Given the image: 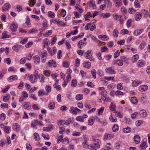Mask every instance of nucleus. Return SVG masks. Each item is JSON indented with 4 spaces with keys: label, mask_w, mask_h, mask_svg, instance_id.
I'll use <instances>...</instances> for the list:
<instances>
[{
    "label": "nucleus",
    "mask_w": 150,
    "mask_h": 150,
    "mask_svg": "<svg viewBox=\"0 0 150 150\" xmlns=\"http://www.w3.org/2000/svg\"><path fill=\"white\" fill-rule=\"evenodd\" d=\"M117 2L116 3V6H118V7L121 6L122 4V1L121 0H116Z\"/></svg>",
    "instance_id": "obj_50"
},
{
    "label": "nucleus",
    "mask_w": 150,
    "mask_h": 150,
    "mask_svg": "<svg viewBox=\"0 0 150 150\" xmlns=\"http://www.w3.org/2000/svg\"><path fill=\"white\" fill-rule=\"evenodd\" d=\"M57 37H56V36H54V37L53 38L52 42L51 43V44L52 45L54 44L55 43L56 41L57 40Z\"/></svg>",
    "instance_id": "obj_59"
},
{
    "label": "nucleus",
    "mask_w": 150,
    "mask_h": 150,
    "mask_svg": "<svg viewBox=\"0 0 150 150\" xmlns=\"http://www.w3.org/2000/svg\"><path fill=\"white\" fill-rule=\"evenodd\" d=\"M88 3L91 5L93 9H95L96 8V6L95 5V3L93 2V0H90Z\"/></svg>",
    "instance_id": "obj_36"
},
{
    "label": "nucleus",
    "mask_w": 150,
    "mask_h": 150,
    "mask_svg": "<svg viewBox=\"0 0 150 150\" xmlns=\"http://www.w3.org/2000/svg\"><path fill=\"white\" fill-rule=\"evenodd\" d=\"M104 108V107H101V108L98 110V114L99 115H100V114L102 113L103 111Z\"/></svg>",
    "instance_id": "obj_55"
},
{
    "label": "nucleus",
    "mask_w": 150,
    "mask_h": 150,
    "mask_svg": "<svg viewBox=\"0 0 150 150\" xmlns=\"http://www.w3.org/2000/svg\"><path fill=\"white\" fill-rule=\"evenodd\" d=\"M131 130V129L129 127H127L126 128L124 129L123 131L125 133H128Z\"/></svg>",
    "instance_id": "obj_30"
},
{
    "label": "nucleus",
    "mask_w": 150,
    "mask_h": 150,
    "mask_svg": "<svg viewBox=\"0 0 150 150\" xmlns=\"http://www.w3.org/2000/svg\"><path fill=\"white\" fill-rule=\"evenodd\" d=\"M138 0H135L134 1V6L135 7L139 8L140 7V6L138 2Z\"/></svg>",
    "instance_id": "obj_43"
},
{
    "label": "nucleus",
    "mask_w": 150,
    "mask_h": 150,
    "mask_svg": "<svg viewBox=\"0 0 150 150\" xmlns=\"http://www.w3.org/2000/svg\"><path fill=\"white\" fill-rule=\"evenodd\" d=\"M139 55L138 54H136L134 56L133 59V62H135L138 59Z\"/></svg>",
    "instance_id": "obj_49"
},
{
    "label": "nucleus",
    "mask_w": 150,
    "mask_h": 150,
    "mask_svg": "<svg viewBox=\"0 0 150 150\" xmlns=\"http://www.w3.org/2000/svg\"><path fill=\"white\" fill-rule=\"evenodd\" d=\"M12 49L13 50L16 52H18L19 51L17 45L13 46L12 47Z\"/></svg>",
    "instance_id": "obj_62"
},
{
    "label": "nucleus",
    "mask_w": 150,
    "mask_h": 150,
    "mask_svg": "<svg viewBox=\"0 0 150 150\" xmlns=\"http://www.w3.org/2000/svg\"><path fill=\"white\" fill-rule=\"evenodd\" d=\"M54 88H56V89L57 91H60L61 90L62 88L59 85H57V83H55L54 85Z\"/></svg>",
    "instance_id": "obj_33"
},
{
    "label": "nucleus",
    "mask_w": 150,
    "mask_h": 150,
    "mask_svg": "<svg viewBox=\"0 0 150 150\" xmlns=\"http://www.w3.org/2000/svg\"><path fill=\"white\" fill-rule=\"evenodd\" d=\"M83 66L88 69H89L91 66V63L88 61L84 62L83 63Z\"/></svg>",
    "instance_id": "obj_12"
},
{
    "label": "nucleus",
    "mask_w": 150,
    "mask_h": 150,
    "mask_svg": "<svg viewBox=\"0 0 150 150\" xmlns=\"http://www.w3.org/2000/svg\"><path fill=\"white\" fill-rule=\"evenodd\" d=\"M69 125V122L67 120H63L60 121L58 122V125L60 126L62 125Z\"/></svg>",
    "instance_id": "obj_5"
},
{
    "label": "nucleus",
    "mask_w": 150,
    "mask_h": 150,
    "mask_svg": "<svg viewBox=\"0 0 150 150\" xmlns=\"http://www.w3.org/2000/svg\"><path fill=\"white\" fill-rule=\"evenodd\" d=\"M134 139L135 143L136 144H138L140 141V137L139 136L137 135L134 137Z\"/></svg>",
    "instance_id": "obj_14"
},
{
    "label": "nucleus",
    "mask_w": 150,
    "mask_h": 150,
    "mask_svg": "<svg viewBox=\"0 0 150 150\" xmlns=\"http://www.w3.org/2000/svg\"><path fill=\"white\" fill-rule=\"evenodd\" d=\"M18 79V77L16 75H14L12 76H10L8 78L7 80L10 82L12 81V80H16Z\"/></svg>",
    "instance_id": "obj_10"
},
{
    "label": "nucleus",
    "mask_w": 150,
    "mask_h": 150,
    "mask_svg": "<svg viewBox=\"0 0 150 150\" xmlns=\"http://www.w3.org/2000/svg\"><path fill=\"white\" fill-rule=\"evenodd\" d=\"M90 147H91L92 149L91 150H96L98 149L100 147L99 145L97 143H94L93 144L90 146Z\"/></svg>",
    "instance_id": "obj_11"
},
{
    "label": "nucleus",
    "mask_w": 150,
    "mask_h": 150,
    "mask_svg": "<svg viewBox=\"0 0 150 150\" xmlns=\"http://www.w3.org/2000/svg\"><path fill=\"white\" fill-rule=\"evenodd\" d=\"M34 137L36 141H38L40 140V138L39 137V135L37 133H34L33 134Z\"/></svg>",
    "instance_id": "obj_29"
},
{
    "label": "nucleus",
    "mask_w": 150,
    "mask_h": 150,
    "mask_svg": "<svg viewBox=\"0 0 150 150\" xmlns=\"http://www.w3.org/2000/svg\"><path fill=\"white\" fill-rule=\"evenodd\" d=\"M120 22L121 23V24H122V22L123 21L125 20L126 19V17L124 15H122L121 16H120Z\"/></svg>",
    "instance_id": "obj_24"
},
{
    "label": "nucleus",
    "mask_w": 150,
    "mask_h": 150,
    "mask_svg": "<svg viewBox=\"0 0 150 150\" xmlns=\"http://www.w3.org/2000/svg\"><path fill=\"white\" fill-rule=\"evenodd\" d=\"M83 98V96L81 94L77 95L76 97V99L77 100H81Z\"/></svg>",
    "instance_id": "obj_31"
},
{
    "label": "nucleus",
    "mask_w": 150,
    "mask_h": 150,
    "mask_svg": "<svg viewBox=\"0 0 150 150\" xmlns=\"http://www.w3.org/2000/svg\"><path fill=\"white\" fill-rule=\"evenodd\" d=\"M91 50H88L85 54V57L86 58L90 59V61H94V60L93 59L91 58L92 56V54H91Z\"/></svg>",
    "instance_id": "obj_1"
},
{
    "label": "nucleus",
    "mask_w": 150,
    "mask_h": 150,
    "mask_svg": "<svg viewBox=\"0 0 150 150\" xmlns=\"http://www.w3.org/2000/svg\"><path fill=\"white\" fill-rule=\"evenodd\" d=\"M116 64L117 65L120 66H121L123 64L122 62L120 60H117V61L116 62Z\"/></svg>",
    "instance_id": "obj_63"
},
{
    "label": "nucleus",
    "mask_w": 150,
    "mask_h": 150,
    "mask_svg": "<svg viewBox=\"0 0 150 150\" xmlns=\"http://www.w3.org/2000/svg\"><path fill=\"white\" fill-rule=\"evenodd\" d=\"M55 107V104L54 102H50L49 105V108L50 109H52L54 108Z\"/></svg>",
    "instance_id": "obj_28"
},
{
    "label": "nucleus",
    "mask_w": 150,
    "mask_h": 150,
    "mask_svg": "<svg viewBox=\"0 0 150 150\" xmlns=\"http://www.w3.org/2000/svg\"><path fill=\"white\" fill-rule=\"evenodd\" d=\"M116 108V107L115 105V104H113L112 102L110 105V110H112L113 111H115Z\"/></svg>",
    "instance_id": "obj_20"
},
{
    "label": "nucleus",
    "mask_w": 150,
    "mask_h": 150,
    "mask_svg": "<svg viewBox=\"0 0 150 150\" xmlns=\"http://www.w3.org/2000/svg\"><path fill=\"white\" fill-rule=\"evenodd\" d=\"M50 72L48 70H45L43 72V74L46 76H49L50 75Z\"/></svg>",
    "instance_id": "obj_46"
},
{
    "label": "nucleus",
    "mask_w": 150,
    "mask_h": 150,
    "mask_svg": "<svg viewBox=\"0 0 150 150\" xmlns=\"http://www.w3.org/2000/svg\"><path fill=\"white\" fill-rule=\"evenodd\" d=\"M26 62V59L25 58H23L20 59V62L21 64H23L25 63Z\"/></svg>",
    "instance_id": "obj_54"
},
{
    "label": "nucleus",
    "mask_w": 150,
    "mask_h": 150,
    "mask_svg": "<svg viewBox=\"0 0 150 150\" xmlns=\"http://www.w3.org/2000/svg\"><path fill=\"white\" fill-rule=\"evenodd\" d=\"M120 53V52L119 50H118L115 52L114 54V58H116L118 57Z\"/></svg>",
    "instance_id": "obj_52"
},
{
    "label": "nucleus",
    "mask_w": 150,
    "mask_h": 150,
    "mask_svg": "<svg viewBox=\"0 0 150 150\" xmlns=\"http://www.w3.org/2000/svg\"><path fill=\"white\" fill-rule=\"evenodd\" d=\"M138 67H143L144 65V64L142 62V60H139L137 63Z\"/></svg>",
    "instance_id": "obj_32"
},
{
    "label": "nucleus",
    "mask_w": 150,
    "mask_h": 150,
    "mask_svg": "<svg viewBox=\"0 0 150 150\" xmlns=\"http://www.w3.org/2000/svg\"><path fill=\"white\" fill-rule=\"evenodd\" d=\"M139 113L140 115L142 117H144L146 116L147 113L146 111L145 110H141L139 112Z\"/></svg>",
    "instance_id": "obj_15"
},
{
    "label": "nucleus",
    "mask_w": 150,
    "mask_h": 150,
    "mask_svg": "<svg viewBox=\"0 0 150 150\" xmlns=\"http://www.w3.org/2000/svg\"><path fill=\"white\" fill-rule=\"evenodd\" d=\"M11 127L5 126L4 127V130L8 134L9 132V131L10 130Z\"/></svg>",
    "instance_id": "obj_34"
},
{
    "label": "nucleus",
    "mask_w": 150,
    "mask_h": 150,
    "mask_svg": "<svg viewBox=\"0 0 150 150\" xmlns=\"http://www.w3.org/2000/svg\"><path fill=\"white\" fill-rule=\"evenodd\" d=\"M105 71L108 74H115V71L114 70V68L112 67H109L105 69Z\"/></svg>",
    "instance_id": "obj_2"
},
{
    "label": "nucleus",
    "mask_w": 150,
    "mask_h": 150,
    "mask_svg": "<svg viewBox=\"0 0 150 150\" xmlns=\"http://www.w3.org/2000/svg\"><path fill=\"white\" fill-rule=\"evenodd\" d=\"M121 32L123 35H124L125 34H127L129 33V31L127 29H123L121 31Z\"/></svg>",
    "instance_id": "obj_60"
},
{
    "label": "nucleus",
    "mask_w": 150,
    "mask_h": 150,
    "mask_svg": "<svg viewBox=\"0 0 150 150\" xmlns=\"http://www.w3.org/2000/svg\"><path fill=\"white\" fill-rule=\"evenodd\" d=\"M65 45L68 49H70L71 48V46L68 41L66 40L65 41Z\"/></svg>",
    "instance_id": "obj_53"
},
{
    "label": "nucleus",
    "mask_w": 150,
    "mask_h": 150,
    "mask_svg": "<svg viewBox=\"0 0 150 150\" xmlns=\"http://www.w3.org/2000/svg\"><path fill=\"white\" fill-rule=\"evenodd\" d=\"M75 16L76 18H79L81 16V14L79 13L77 11H75L74 12Z\"/></svg>",
    "instance_id": "obj_44"
},
{
    "label": "nucleus",
    "mask_w": 150,
    "mask_h": 150,
    "mask_svg": "<svg viewBox=\"0 0 150 150\" xmlns=\"http://www.w3.org/2000/svg\"><path fill=\"white\" fill-rule=\"evenodd\" d=\"M18 25L17 24H11L10 27V30L13 31H16L18 28Z\"/></svg>",
    "instance_id": "obj_9"
},
{
    "label": "nucleus",
    "mask_w": 150,
    "mask_h": 150,
    "mask_svg": "<svg viewBox=\"0 0 150 150\" xmlns=\"http://www.w3.org/2000/svg\"><path fill=\"white\" fill-rule=\"evenodd\" d=\"M66 12L64 9H62L61 13V15L62 17H64L66 15Z\"/></svg>",
    "instance_id": "obj_51"
},
{
    "label": "nucleus",
    "mask_w": 150,
    "mask_h": 150,
    "mask_svg": "<svg viewBox=\"0 0 150 150\" xmlns=\"http://www.w3.org/2000/svg\"><path fill=\"white\" fill-rule=\"evenodd\" d=\"M15 125L14 126V127H15V129L16 131L18 132L20 130V125L17 123H15Z\"/></svg>",
    "instance_id": "obj_38"
},
{
    "label": "nucleus",
    "mask_w": 150,
    "mask_h": 150,
    "mask_svg": "<svg viewBox=\"0 0 150 150\" xmlns=\"http://www.w3.org/2000/svg\"><path fill=\"white\" fill-rule=\"evenodd\" d=\"M45 89L46 91H47L48 93L50 92L51 90V87L49 85H46L45 86Z\"/></svg>",
    "instance_id": "obj_35"
},
{
    "label": "nucleus",
    "mask_w": 150,
    "mask_h": 150,
    "mask_svg": "<svg viewBox=\"0 0 150 150\" xmlns=\"http://www.w3.org/2000/svg\"><path fill=\"white\" fill-rule=\"evenodd\" d=\"M7 32L6 31H4L2 33V38H8L11 37V36L10 35H8L7 34Z\"/></svg>",
    "instance_id": "obj_19"
},
{
    "label": "nucleus",
    "mask_w": 150,
    "mask_h": 150,
    "mask_svg": "<svg viewBox=\"0 0 150 150\" xmlns=\"http://www.w3.org/2000/svg\"><path fill=\"white\" fill-rule=\"evenodd\" d=\"M131 101L133 104H137V98L135 97H132Z\"/></svg>",
    "instance_id": "obj_27"
},
{
    "label": "nucleus",
    "mask_w": 150,
    "mask_h": 150,
    "mask_svg": "<svg viewBox=\"0 0 150 150\" xmlns=\"http://www.w3.org/2000/svg\"><path fill=\"white\" fill-rule=\"evenodd\" d=\"M112 129L113 131L114 132H116L118 130V126L117 124H115L113 126Z\"/></svg>",
    "instance_id": "obj_23"
},
{
    "label": "nucleus",
    "mask_w": 150,
    "mask_h": 150,
    "mask_svg": "<svg viewBox=\"0 0 150 150\" xmlns=\"http://www.w3.org/2000/svg\"><path fill=\"white\" fill-rule=\"evenodd\" d=\"M141 83L137 80H134L132 83V85L134 86H137L138 84H140Z\"/></svg>",
    "instance_id": "obj_41"
},
{
    "label": "nucleus",
    "mask_w": 150,
    "mask_h": 150,
    "mask_svg": "<svg viewBox=\"0 0 150 150\" xmlns=\"http://www.w3.org/2000/svg\"><path fill=\"white\" fill-rule=\"evenodd\" d=\"M30 103L28 102H24L23 105V108L27 110L29 109L31 106H29Z\"/></svg>",
    "instance_id": "obj_16"
},
{
    "label": "nucleus",
    "mask_w": 150,
    "mask_h": 150,
    "mask_svg": "<svg viewBox=\"0 0 150 150\" xmlns=\"http://www.w3.org/2000/svg\"><path fill=\"white\" fill-rule=\"evenodd\" d=\"M43 41L44 44L48 46L50 44L49 43V40L47 39H45L43 40Z\"/></svg>",
    "instance_id": "obj_58"
},
{
    "label": "nucleus",
    "mask_w": 150,
    "mask_h": 150,
    "mask_svg": "<svg viewBox=\"0 0 150 150\" xmlns=\"http://www.w3.org/2000/svg\"><path fill=\"white\" fill-rule=\"evenodd\" d=\"M6 117V115L4 113H2L0 115V119L2 120H4Z\"/></svg>",
    "instance_id": "obj_47"
},
{
    "label": "nucleus",
    "mask_w": 150,
    "mask_h": 150,
    "mask_svg": "<svg viewBox=\"0 0 150 150\" xmlns=\"http://www.w3.org/2000/svg\"><path fill=\"white\" fill-rule=\"evenodd\" d=\"M77 85V83L76 82V80L73 79L71 82V86L73 87H75Z\"/></svg>",
    "instance_id": "obj_37"
},
{
    "label": "nucleus",
    "mask_w": 150,
    "mask_h": 150,
    "mask_svg": "<svg viewBox=\"0 0 150 150\" xmlns=\"http://www.w3.org/2000/svg\"><path fill=\"white\" fill-rule=\"evenodd\" d=\"M4 62L7 63V64L9 65L10 64L11 61V59L10 58H8L5 59L4 60Z\"/></svg>",
    "instance_id": "obj_45"
},
{
    "label": "nucleus",
    "mask_w": 150,
    "mask_h": 150,
    "mask_svg": "<svg viewBox=\"0 0 150 150\" xmlns=\"http://www.w3.org/2000/svg\"><path fill=\"white\" fill-rule=\"evenodd\" d=\"M142 123V122L141 120H139L137 121L136 122V125L137 126H139Z\"/></svg>",
    "instance_id": "obj_64"
},
{
    "label": "nucleus",
    "mask_w": 150,
    "mask_h": 150,
    "mask_svg": "<svg viewBox=\"0 0 150 150\" xmlns=\"http://www.w3.org/2000/svg\"><path fill=\"white\" fill-rule=\"evenodd\" d=\"M11 8V5L9 3L5 4L3 6L2 9L3 11L8 10Z\"/></svg>",
    "instance_id": "obj_4"
},
{
    "label": "nucleus",
    "mask_w": 150,
    "mask_h": 150,
    "mask_svg": "<svg viewBox=\"0 0 150 150\" xmlns=\"http://www.w3.org/2000/svg\"><path fill=\"white\" fill-rule=\"evenodd\" d=\"M143 31V29L137 30L134 32V35L135 36L138 35L140 34Z\"/></svg>",
    "instance_id": "obj_18"
},
{
    "label": "nucleus",
    "mask_w": 150,
    "mask_h": 150,
    "mask_svg": "<svg viewBox=\"0 0 150 150\" xmlns=\"http://www.w3.org/2000/svg\"><path fill=\"white\" fill-rule=\"evenodd\" d=\"M148 88V87L147 85H144L140 86L139 88V89L140 91L143 92L147 90Z\"/></svg>",
    "instance_id": "obj_13"
},
{
    "label": "nucleus",
    "mask_w": 150,
    "mask_h": 150,
    "mask_svg": "<svg viewBox=\"0 0 150 150\" xmlns=\"http://www.w3.org/2000/svg\"><path fill=\"white\" fill-rule=\"evenodd\" d=\"M80 64V60L78 58H76L75 60V64L76 66L78 67Z\"/></svg>",
    "instance_id": "obj_56"
},
{
    "label": "nucleus",
    "mask_w": 150,
    "mask_h": 150,
    "mask_svg": "<svg viewBox=\"0 0 150 150\" xmlns=\"http://www.w3.org/2000/svg\"><path fill=\"white\" fill-rule=\"evenodd\" d=\"M100 38L102 39V40H104L105 39L106 40L108 39L107 36L105 35H100L99 36Z\"/></svg>",
    "instance_id": "obj_39"
},
{
    "label": "nucleus",
    "mask_w": 150,
    "mask_h": 150,
    "mask_svg": "<svg viewBox=\"0 0 150 150\" xmlns=\"http://www.w3.org/2000/svg\"><path fill=\"white\" fill-rule=\"evenodd\" d=\"M91 73L93 77L95 79L96 78V71L95 69H92L91 71Z\"/></svg>",
    "instance_id": "obj_42"
},
{
    "label": "nucleus",
    "mask_w": 150,
    "mask_h": 150,
    "mask_svg": "<svg viewBox=\"0 0 150 150\" xmlns=\"http://www.w3.org/2000/svg\"><path fill=\"white\" fill-rule=\"evenodd\" d=\"M117 88L119 90H122L123 89V87L122 86V84L120 83H118L117 85Z\"/></svg>",
    "instance_id": "obj_48"
},
{
    "label": "nucleus",
    "mask_w": 150,
    "mask_h": 150,
    "mask_svg": "<svg viewBox=\"0 0 150 150\" xmlns=\"http://www.w3.org/2000/svg\"><path fill=\"white\" fill-rule=\"evenodd\" d=\"M48 65L50 67L55 68L57 66V64L55 61L53 60H50L49 61Z\"/></svg>",
    "instance_id": "obj_3"
},
{
    "label": "nucleus",
    "mask_w": 150,
    "mask_h": 150,
    "mask_svg": "<svg viewBox=\"0 0 150 150\" xmlns=\"http://www.w3.org/2000/svg\"><path fill=\"white\" fill-rule=\"evenodd\" d=\"M142 13L137 12L135 15V18L137 21H139L142 17Z\"/></svg>",
    "instance_id": "obj_6"
},
{
    "label": "nucleus",
    "mask_w": 150,
    "mask_h": 150,
    "mask_svg": "<svg viewBox=\"0 0 150 150\" xmlns=\"http://www.w3.org/2000/svg\"><path fill=\"white\" fill-rule=\"evenodd\" d=\"M54 127L52 125H50L48 127H45L43 128V130L45 131H48L54 129Z\"/></svg>",
    "instance_id": "obj_7"
},
{
    "label": "nucleus",
    "mask_w": 150,
    "mask_h": 150,
    "mask_svg": "<svg viewBox=\"0 0 150 150\" xmlns=\"http://www.w3.org/2000/svg\"><path fill=\"white\" fill-rule=\"evenodd\" d=\"M146 142L143 141L140 145V148L141 150H145L146 147Z\"/></svg>",
    "instance_id": "obj_8"
},
{
    "label": "nucleus",
    "mask_w": 150,
    "mask_h": 150,
    "mask_svg": "<svg viewBox=\"0 0 150 150\" xmlns=\"http://www.w3.org/2000/svg\"><path fill=\"white\" fill-rule=\"evenodd\" d=\"M48 16L51 18H54L55 17V14L51 11H49L48 12Z\"/></svg>",
    "instance_id": "obj_25"
},
{
    "label": "nucleus",
    "mask_w": 150,
    "mask_h": 150,
    "mask_svg": "<svg viewBox=\"0 0 150 150\" xmlns=\"http://www.w3.org/2000/svg\"><path fill=\"white\" fill-rule=\"evenodd\" d=\"M110 15V14L109 13H102L100 16L102 17L103 18H107L109 17Z\"/></svg>",
    "instance_id": "obj_21"
},
{
    "label": "nucleus",
    "mask_w": 150,
    "mask_h": 150,
    "mask_svg": "<svg viewBox=\"0 0 150 150\" xmlns=\"http://www.w3.org/2000/svg\"><path fill=\"white\" fill-rule=\"evenodd\" d=\"M141 13H142V14H144L145 17H148L149 16L148 12L146 10H142Z\"/></svg>",
    "instance_id": "obj_22"
},
{
    "label": "nucleus",
    "mask_w": 150,
    "mask_h": 150,
    "mask_svg": "<svg viewBox=\"0 0 150 150\" xmlns=\"http://www.w3.org/2000/svg\"><path fill=\"white\" fill-rule=\"evenodd\" d=\"M33 58L34 60L35 63L36 64L39 63L40 58L38 56H34L33 57Z\"/></svg>",
    "instance_id": "obj_17"
},
{
    "label": "nucleus",
    "mask_w": 150,
    "mask_h": 150,
    "mask_svg": "<svg viewBox=\"0 0 150 150\" xmlns=\"http://www.w3.org/2000/svg\"><path fill=\"white\" fill-rule=\"evenodd\" d=\"M120 58L122 62H127V59L124 56H122L120 57Z\"/></svg>",
    "instance_id": "obj_61"
},
{
    "label": "nucleus",
    "mask_w": 150,
    "mask_h": 150,
    "mask_svg": "<svg viewBox=\"0 0 150 150\" xmlns=\"http://www.w3.org/2000/svg\"><path fill=\"white\" fill-rule=\"evenodd\" d=\"M70 112L74 115H76L77 114V112L76 111L75 109L73 107H72L70 109Z\"/></svg>",
    "instance_id": "obj_26"
},
{
    "label": "nucleus",
    "mask_w": 150,
    "mask_h": 150,
    "mask_svg": "<svg viewBox=\"0 0 150 150\" xmlns=\"http://www.w3.org/2000/svg\"><path fill=\"white\" fill-rule=\"evenodd\" d=\"M9 96V94L7 95V96H5L3 98V100L4 101V102H7L9 100V97L8 98V97Z\"/></svg>",
    "instance_id": "obj_57"
},
{
    "label": "nucleus",
    "mask_w": 150,
    "mask_h": 150,
    "mask_svg": "<svg viewBox=\"0 0 150 150\" xmlns=\"http://www.w3.org/2000/svg\"><path fill=\"white\" fill-rule=\"evenodd\" d=\"M36 3L35 0H31L29 3V5L30 7H33Z\"/></svg>",
    "instance_id": "obj_40"
}]
</instances>
